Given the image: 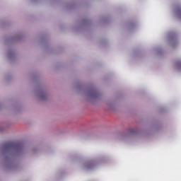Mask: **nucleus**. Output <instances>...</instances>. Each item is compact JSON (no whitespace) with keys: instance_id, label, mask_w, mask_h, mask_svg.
I'll return each instance as SVG.
<instances>
[{"instance_id":"f257e3e1","label":"nucleus","mask_w":181,"mask_h":181,"mask_svg":"<svg viewBox=\"0 0 181 181\" xmlns=\"http://www.w3.org/2000/svg\"><path fill=\"white\" fill-rule=\"evenodd\" d=\"M20 144H13L12 143L8 144L6 148H7V149H11V148H19Z\"/></svg>"},{"instance_id":"f03ea898","label":"nucleus","mask_w":181,"mask_h":181,"mask_svg":"<svg viewBox=\"0 0 181 181\" xmlns=\"http://www.w3.org/2000/svg\"><path fill=\"white\" fill-rule=\"evenodd\" d=\"M129 132H130L131 134H133L134 130H133L132 129H129Z\"/></svg>"}]
</instances>
